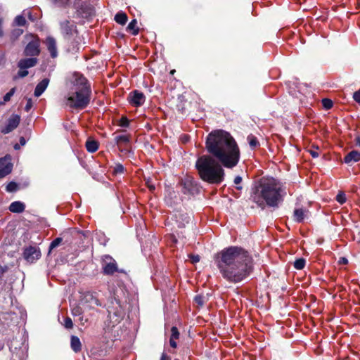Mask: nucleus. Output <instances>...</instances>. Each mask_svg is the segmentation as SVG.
Listing matches in <instances>:
<instances>
[{"mask_svg":"<svg viewBox=\"0 0 360 360\" xmlns=\"http://www.w3.org/2000/svg\"><path fill=\"white\" fill-rule=\"evenodd\" d=\"M206 149L211 155L198 158L195 167L202 180L219 184L224 180L222 166L232 169L240 160V150L231 135L221 129L210 132L206 139Z\"/></svg>","mask_w":360,"mask_h":360,"instance_id":"obj_1","label":"nucleus"},{"mask_svg":"<svg viewBox=\"0 0 360 360\" xmlns=\"http://www.w3.org/2000/svg\"><path fill=\"white\" fill-rule=\"evenodd\" d=\"M215 263L223 278L232 283L243 281L252 270V257L238 246H231L218 252Z\"/></svg>","mask_w":360,"mask_h":360,"instance_id":"obj_2","label":"nucleus"},{"mask_svg":"<svg viewBox=\"0 0 360 360\" xmlns=\"http://www.w3.org/2000/svg\"><path fill=\"white\" fill-rule=\"evenodd\" d=\"M287 192L285 185L273 177H262L251 189L250 199L261 208L278 207Z\"/></svg>","mask_w":360,"mask_h":360,"instance_id":"obj_3","label":"nucleus"},{"mask_svg":"<svg viewBox=\"0 0 360 360\" xmlns=\"http://www.w3.org/2000/svg\"><path fill=\"white\" fill-rule=\"evenodd\" d=\"M72 91L65 98V105L71 109L83 110L90 103L91 87L88 79L82 75L75 73Z\"/></svg>","mask_w":360,"mask_h":360,"instance_id":"obj_4","label":"nucleus"},{"mask_svg":"<svg viewBox=\"0 0 360 360\" xmlns=\"http://www.w3.org/2000/svg\"><path fill=\"white\" fill-rule=\"evenodd\" d=\"M60 30L66 40L74 39L77 35V26L75 21L64 19L60 21Z\"/></svg>","mask_w":360,"mask_h":360,"instance_id":"obj_5","label":"nucleus"},{"mask_svg":"<svg viewBox=\"0 0 360 360\" xmlns=\"http://www.w3.org/2000/svg\"><path fill=\"white\" fill-rule=\"evenodd\" d=\"M102 269L105 275H112L115 272H124V271L118 269L116 261L109 255L103 257Z\"/></svg>","mask_w":360,"mask_h":360,"instance_id":"obj_6","label":"nucleus"},{"mask_svg":"<svg viewBox=\"0 0 360 360\" xmlns=\"http://www.w3.org/2000/svg\"><path fill=\"white\" fill-rule=\"evenodd\" d=\"M182 192L184 194L194 195L199 192V188L191 177H186L181 181Z\"/></svg>","mask_w":360,"mask_h":360,"instance_id":"obj_7","label":"nucleus"},{"mask_svg":"<svg viewBox=\"0 0 360 360\" xmlns=\"http://www.w3.org/2000/svg\"><path fill=\"white\" fill-rule=\"evenodd\" d=\"M23 257L27 262L33 263L40 258V249L35 246L27 247L24 250Z\"/></svg>","mask_w":360,"mask_h":360,"instance_id":"obj_8","label":"nucleus"},{"mask_svg":"<svg viewBox=\"0 0 360 360\" xmlns=\"http://www.w3.org/2000/svg\"><path fill=\"white\" fill-rule=\"evenodd\" d=\"M40 43L39 39H34L30 41L24 49V54L26 56L35 58L40 53Z\"/></svg>","mask_w":360,"mask_h":360,"instance_id":"obj_9","label":"nucleus"},{"mask_svg":"<svg viewBox=\"0 0 360 360\" xmlns=\"http://www.w3.org/2000/svg\"><path fill=\"white\" fill-rule=\"evenodd\" d=\"M127 100L131 105L139 107L144 103L146 96L142 92L134 90L129 94Z\"/></svg>","mask_w":360,"mask_h":360,"instance_id":"obj_10","label":"nucleus"},{"mask_svg":"<svg viewBox=\"0 0 360 360\" xmlns=\"http://www.w3.org/2000/svg\"><path fill=\"white\" fill-rule=\"evenodd\" d=\"M13 169L11 157L9 155L0 159V179L10 174Z\"/></svg>","mask_w":360,"mask_h":360,"instance_id":"obj_11","label":"nucleus"},{"mask_svg":"<svg viewBox=\"0 0 360 360\" xmlns=\"http://www.w3.org/2000/svg\"><path fill=\"white\" fill-rule=\"evenodd\" d=\"M20 121V116L17 115H13L8 120V122L5 127L1 129V133L7 134L14 130L19 125Z\"/></svg>","mask_w":360,"mask_h":360,"instance_id":"obj_12","label":"nucleus"},{"mask_svg":"<svg viewBox=\"0 0 360 360\" xmlns=\"http://www.w3.org/2000/svg\"><path fill=\"white\" fill-rule=\"evenodd\" d=\"M44 44L50 53L51 57L53 58H56L58 53L57 49V43L55 38H53L51 36L47 37L44 41Z\"/></svg>","mask_w":360,"mask_h":360,"instance_id":"obj_13","label":"nucleus"},{"mask_svg":"<svg viewBox=\"0 0 360 360\" xmlns=\"http://www.w3.org/2000/svg\"><path fill=\"white\" fill-rule=\"evenodd\" d=\"M37 63V59L36 58H29L20 59L18 63V67L22 69H27L35 66Z\"/></svg>","mask_w":360,"mask_h":360,"instance_id":"obj_14","label":"nucleus"},{"mask_svg":"<svg viewBox=\"0 0 360 360\" xmlns=\"http://www.w3.org/2000/svg\"><path fill=\"white\" fill-rule=\"evenodd\" d=\"M175 220L178 224V227L183 228L186 224L189 223L190 217L186 213L177 212L174 214Z\"/></svg>","mask_w":360,"mask_h":360,"instance_id":"obj_15","label":"nucleus"},{"mask_svg":"<svg viewBox=\"0 0 360 360\" xmlns=\"http://www.w3.org/2000/svg\"><path fill=\"white\" fill-rule=\"evenodd\" d=\"M49 84V79L48 78L43 79L39 83L37 84L34 94L36 97H39L46 89Z\"/></svg>","mask_w":360,"mask_h":360,"instance_id":"obj_16","label":"nucleus"},{"mask_svg":"<svg viewBox=\"0 0 360 360\" xmlns=\"http://www.w3.org/2000/svg\"><path fill=\"white\" fill-rule=\"evenodd\" d=\"M131 136L129 134H119L114 138L119 147L126 146L130 142Z\"/></svg>","mask_w":360,"mask_h":360,"instance_id":"obj_17","label":"nucleus"},{"mask_svg":"<svg viewBox=\"0 0 360 360\" xmlns=\"http://www.w3.org/2000/svg\"><path fill=\"white\" fill-rule=\"evenodd\" d=\"M25 209V204L20 201L13 202L9 206V210L13 213H22Z\"/></svg>","mask_w":360,"mask_h":360,"instance_id":"obj_18","label":"nucleus"},{"mask_svg":"<svg viewBox=\"0 0 360 360\" xmlns=\"http://www.w3.org/2000/svg\"><path fill=\"white\" fill-rule=\"evenodd\" d=\"M360 160V153L356 150L349 152L344 158L345 163L349 164L352 162H358Z\"/></svg>","mask_w":360,"mask_h":360,"instance_id":"obj_19","label":"nucleus"},{"mask_svg":"<svg viewBox=\"0 0 360 360\" xmlns=\"http://www.w3.org/2000/svg\"><path fill=\"white\" fill-rule=\"evenodd\" d=\"M70 346L75 352H79L82 349V343L79 338L77 336L72 335L70 340Z\"/></svg>","mask_w":360,"mask_h":360,"instance_id":"obj_20","label":"nucleus"},{"mask_svg":"<svg viewBox=\"0 0 360 360\" xmlns=\"http://www.w3.org/2000/svg\"><path fill=\"white\" fill-rule=\"evenodd\" d=\"M305 215H306V211L302 208L295 209L294 210L293 217H294V220L296 222H298V223L302 222L304 220Z\"/></svg>","mask_w":360,"mask_h":360,"instance_id":"obj_21","label":"nucleus"},{"mask_svg":"<svg viewBox=\"0 0 360 360\" xmlns=\"http://www.w3.org/2000/svg\"><path fill=\"white\" fill-rule=\"evenodd\" d=\"M86 148L89 153H94L98 148V142L94 140H87L86 142Z\"/></svg>","mask_w":360,"mask_h":360,"instance_id":"obj_22","label":"nucleus"},{"mask_svg":"<svg viewBox=\"0 0 360 360\" xmlns=\"http://www.w3.org/2000/svg\"><path fill=\"white\" fill-rule=\"evenodd\" d=\"M115 20L118 24H120L122 25H124L126 24L127 21V15L125 13L123 12H119L117 13L115 16Z\"/></svg>","mask_w":360,"mask_h":360,"instance_id":"obj_23","label":"nucleus"},{"mask_svg":"<svg viewBox=\"0 0 360 360\" xmlns=\"http://www.w3.org/2000/svg\"><path fill=\"white\" fill-rule=\"evenodd\" d=\"M137 20L136 19L132 20L128 25L127 30L131 31L134 35H136L139 33V28L136 26Z\"/></svg>","mask_w":360,"mask_h":360,"instance_id":"obj_24","label":"nucleus"},{"mask_svg":"<svg viewBox=\"0 0 360 360\" xmlns=\"http://www.w3.org/2000/svg\"><path fill=\"white\" fill-rule=\"evenodd\" d=\"M248 143L250 145V146L254 149L257 147H258L259 146V143L257 139V137H255L254 135L252 134H250L248 138Z\"/></svg>","mask_w":360,"mask_h":360,"instance_id":"obj_25","label":"nucleus"},{"mask_svg":"<svg viewBox=\"0 0 360 360\" xmlns=\"http://www.w3.org/2000/svg\"><path fill=\"white\" fill-rule=\"evenodd\" d=\"M15 88L13 87L8 93H6L5 94V96H4L3 101L0 102V105H4L6 102H8L11 100V97L15 94Z\"/></svg>","mask_w":360,"mask_h":360,"instance_id":"obj_26","label":"nucleus"},{"mask_svg":"<svg viewBox=\"0 0 360 360\" xmlns=\"http://www.w3.org/2000/svg\"><path fill=\"white\" fill-rule=\"evenodd\" d=\"M305 266V259L303 258H299L294 262V267L297 270L302 269Z\"/></svg>","mask_w":360,"mask_h":360,"instance_id":"obj_27","label":"nucleus"},{"mask_svg":"<svg viewBox=\"0 0 360 360\" xmlns=\"http://www.w3.org/2000/svg\"><path fill=\"white\" fill-rule=\"evenodd\" d=\"M54 6L57 7L66 6L70 0H49Z\"/></svg>","mask_w":360,"mask_h":360,"instance_id":"obj_28","label":"nucleus"},{"mask_svg":"<svg viewBox=\"0 0 360 360\" xmlns=\"http://www.w3.org/2000/svg\"><path fill=\"white\" fill-rule=\"evenodd\" d=\"M14 22L18 26H24L26 24V19L23 15H19L15 18Z\"/></svg>","mask_w":360,"mask_h":360,"instance_id":"obj_29","label":"nucleus"},{"mask_svg":"<svg viewBox=\"0 0 360 360\" xmlns=\"http://www.w3.org/2000/svg\"><path fill=\"white\" fill-rule=\"evenodd\" d=\"M124 172V166L120 163H116L115 166L113 167V174H123Z\"/></svg>","mask_w":360,"mask_h":360,"instance_id":"obj_30","label":"nucleus"},{"mask_svg":"<svg viewBox=\"0 0 360 360\" xmlns=\"http://www.w3.org/2000/svg\"><path fill=\"white\" fill-rule=\"evenodd\" d=\"M194 301L198 306L202 307L205 302L206 299L203 295H198L195 297Z\"/></svg>","mask_w":360,"mask_h":360,"instance_id":"obj_31","label":"nucleus"},{"mask_svg":"<svg viewBox=\"0 0 360 360\" xmlns=\"http://www.w3.org/2000/svg\"><path fill=\"white\" fill-rule=\"evenodd\" d=\"M18 187V184L15 182L11 181L9 184H8L6 190L7 192L12 193L16 191Z\"/></svg>","mask_w":360,"mask_h":360,"instance_id":"obj_32","label":"nucleus"},{"mask_svg":"<svg viewBox=\"0 0 360 360\" xmlns=\"http://www.w3.org/2000/svg\"><path fill=\"white\" fill-rule=\"evenodd\" d=\"M61 242H62L61 238H56V239H54L50 244L49 252H51L53 249L58 247L60 244Z\"/></svg>","mask_w":360,"mask_h":360,"instance_id":"obj_33","label":"nucleus"},{"mask_svg":"<svg viewBox=\"0 0 360 360\" xmlns=\"http://www.w3.org/2000/svg\"><path fill=\"white\" fill-rule=\"evenodd\" d=\"M322 104L325 109L329 110L333 107V101L328 98H323L322 100Z\"/></svg>","mask_w":360,"mask_h":360,"instance_id":"obj_34","label":"nucleus"},{"mask_svg":"<svg viewBox=\"0 0 360 360\" xmlns=\"http://www.w3.org/2000/svg\"><path fill=\"white\" fill-rule=\"evenodd\" d=\"M336 200L340 204L345 203L346 202L345 194L342 192H340L336 196Z\"/></svg>","mask_w":360,"mask_h":360,"instance_id":"obj_35","label":"nucleus"},{"mask_svg":"<svg viewBox=\"0 0 360 360\" xmlns=\"http://www.w3.org/2000/svg\"><path fill=\"white\" fill-rule=\"evenodd\" d=\"M171 338L172 339L177 340L179 338V333L176 327L173 326L171 329Z\"/></svg>","mask_w":360,"mask_h":360,"instance_id":"obj_36","label":"nucleus"},{"mask_svg":"<svg viewBox=\"0 0 360 360\" xmlns=\"http://www.w3.org/2000/svg\"><path fill=\"white\" fill-rule=\"evenodd\" d=\"M233 181H234V184L236 185V189L239 190V191L242 190L243 187L240 185L241 182H242V177L240 176H237L235 177Z\"/></svg>","mask_w":360,"mask_h":360,"instance_id":"obj_37","label":"nucleus"},{"mask_svg":"<svg viewBox=\"0 0 360 360\" xmlns=\"http://www.w3.org/2000/svg\"><path fill=\"white\" fill-rule=\"evenodd\" d=\"M63 326H65V328H68V329H71V328H72V327H73V323H72V319H71L70 317H66V318L64 319V323H63Z\"/></svg>","mask_w":360,"mask_h":360,"instance_id":"obj_38","label":"nucleus"},{"mask_svg":"<svg viewBox=\"0 0 360 360\" xmlns=\"http://www.w3.org/2000/svg\"><path fill=\"white\" fill-rule=\"evenodd\" d=\"M119 125L122 127H127L129 125V121L126 117H122L120 120Z\"/></svg>","mask_w":360,"mask_h":360,"instance_id":"obj_39","label":"nucleus"},{"mask_svg":"<svg viewBox=\"0 0 360 360\" xmlns=\"http://www.w3.org/2000/svg\"><path fill=\"white\" fill-rule=\"evenodd\" d=\"M82 313V309L79 306H75L72 309V314L75 316H80Z\"/></svg>","mask_w":360,"mask_h":360,"instance_id":"obj_40","label":"nucleus"},{"mask_svg":"<svg viewBox=\"0 0 360 360\" xmlns=\"http://www.w3.org/2000/svg\"><path fill=\"white\" fill-rule=\"evenodd\" d=\"M23 33V30L21 29H15L12 32V36L15 38L18 37Z\"/></svg>","mask_w":360,"mask_h":360,"instance_id":"obj_41","label":"nucleus"},{"mask_svg":"<svg viewBox=\"0 0 360 360\" xmlns=\"http://www.w3.org/2000/svg\"><path fill=\"white\" fill-rule=\"evenodd\" d=\"M27 75H28V71L26 70V69H22V70L20 69V70L18 72V77H20V78L25 77Z\"/></svg>","mask_w":360,"mask_h":360,"instance_id":"obj_42","label":"nucleus"},{"mask_svg":"<svg viewBox=\"0 0 360 360\" xmlns=\"http://www.w3.org/2000/svg\"><path fill=\"white\" fill-rule=\"evenodd\" d=\"M354 100L360 105V89L353 95Z\"/></svg>","mask_w":360,"mask_h":360,"instance_id":"obj_43","label":"nucleus"},{"mask_svg":"<svg viewBox=\"0 0 360 360\" xmlns=\"http://www.w3.org/2000/svg\"><path fill=\"white\" fill-rule=\"evenodd\" d=\"M32 101L31 98H29L27 101V103H26V105L25 107V111L29 112L30 110L32 108Z\"/></svg>","mask_w":360,"mask_h":360,"instance_id":"obj_44","label":"nucleus"},{"mask_svg":"<svg viewBox=\"0 0 360 360\" xmlns=\"http://www.w3.org/2000/svg\"><path fill=\"white\" fill-rule=\"evenodd\" d=\"M190 258L191 259V262L192 263H197L200 261V256L196 255H191L190 256Z\"/></svg>","mask_w":360,"mask_h":360,"instance_id":"obj_45","label":"nucleus"},{"mask_svg":"<svg viewBox=\"0 0 360 360\" xmlns=\"http://www.w3.org/2000/svg\"><path fill=\"white\" fill-rule=\"evenodd\" d=\"M4 30H3V19L0 18V38L4 36Z\"/></svg>","mask_w":360,"mask_h":360,"instance_id":"obj_46","label":"nucleus"},{"mask_svg":"<svg viewBox=\"0 0 360 360\" xmlns=\"http://www.w3.org/2000/svg\"><path fill=\"white\" fill-rule=\"evenodd\" d=\"M175 340H174V339H172V338H170V340H169V345H170V346H171L172 347H173V348H176V346H177V344H176V341H175Z\"/></svg>","mask_w":360,"mask_h":360,"instance_id":"obj_47","label":"nucleus"},{"mask_svg":"<svg viewBox=\"0 0 360 360\" xmlns=\"http://www.w3.org/2000/svg\"><path fill=\"white\" fill-rule=\"evenodd\" d=\"M160 360H171V358L167 356L165 353H162Z\"/></svg>","mask_w":360,"mask_h":360,"instance_id":"obj_48","label":"nucleus"},{"mask_svg":"<svg viewBox=\"0 0 360 360\" xmlns=\"http://www.w3.org/2000/svg\"><path fill=\"white\" fill-rule=\"evenodd\" d=\"M309 153H310L311 155L313 158H317V157H319V153H318V152H316V151H314V150H309Z\"/></svg>","mask_w":360,"mask_h":360,"instance_id":"obj_49","label":"nucleus"},{"mask_svg":"<svg viewBox=\"0 0 360 360\" xmlns=\"http://www.w3.org/2000/svg\"><path fill=\"white\" fill-rule=\"evenodd\" d=\"M92 300H94V303L97 305V306H101V304L100 303L99 300L95 297H92Z\"/></svg>","mask_w":360,"mask_h":360,"instance_id":"obj_50","label":"nucleus"},{"mask_svg":"<svg viewBox=\"0 0 360 360\" xmlns=\"http://www.w3.org/2000/svg\"><path fill=\"white\" fill-rule=\"evenodd\" d=\"M20 143L21 145H25V139L23 137H21L20 139Z\"/></svg>","mask_w":360,"mask_h":360,"instance_id":"obj_51","label":"nucleus"},{"mask_svg":"<svg viewBox=\"0 0 360 360\" xmlns=\"http://www.w3.org/2000/svg\"><path fill=\"white\" fill-rule=\"evenodd\" d=\"M356 143L357 146H360V136L356 138Z\"/></svg>","mask_w":360,"mask_h":360,"instance_id":"obj_52","label":"nucleus"},{"mask_svg":"<svg viewBox=\"0 0 360 360\" xmlns=\"http://www.w3.org/2000/svg\"><path fill=\"white\" fill-rule=\"evenodd\" d=\"M14 148L15 149H18L19 148V145L18 143H16L15 146H14Z\"/></svg>","mask_w":360,"mask_h":360,"instance_id":"obj_53","label":"nucleus"},{"mask_svg":"<svg viewBox=\"0 0 360 360\" xmlns=\"http://www.w3.org/2000/svg\"><path fill=\"white\" fill-rule=\"evenodd\" d=\"M342 262L347 263V260L345 258H342Z\"/></svg>","mask_w":360,"mask_h":360,"instance_id":"obj_54","label":"nucleus"},{"mask_svg":"<svg viewBox=\"0 0 360 360\" xmlns=\"http://www.w3.org/2000/svg\"><path fill=\"white\" fill-rule=\"evenodd\" d=\"M79 320H80V321H81V322H83V321H84L83 317L82 316V317L79 319Z\"/></svg>","mask_w":360,"mask_h":360,"instance_id":"obj_55","label":"nucleus"},{"mask_svg":"<svg viewBox=\"0 0 360 360\" xmlns=\"http://www.w3.org/2000/svg\"><path fill=\"white\" fill-rule=\"evenodd\" d=\"M155 186H150V189H154Z\"/></svg>","mask_w":360,"mask_h":360,"instance_id":"obj_56","label":"nucleus"},{"mask_svg":"<svg viewBox=\"0 0 360 360\" xmlns=\"http://www.w3.org/2000/svg\"><path fill=\"white\" fill-rule=\"evenodd\" d=\"M3 347H0V349H1Z\"/></svg>","mask_w":360,"mask_h":360,"instance_id":"obj_57","label":"nucleus"}]
</instances>
